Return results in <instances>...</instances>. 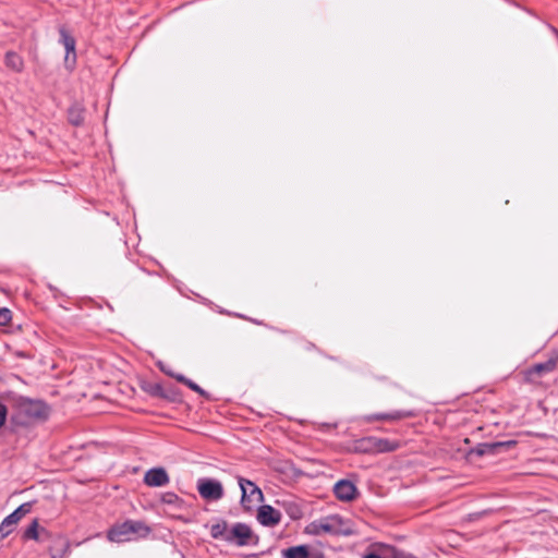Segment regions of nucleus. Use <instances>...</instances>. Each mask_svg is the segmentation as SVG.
Wrapping results in <instances>:
<instances>
[{
  "label": "nucleus",
  "instance_id": "1",
  "mask_svg": "<svg viewBox=\"0 0 558 558\" xmlns=\"http://www.w3.org/2000/svg\"><path fill=\"white\" fill-rule=\"evenodd\" d=\"M49 408L39 400L16 397L12 400L11 420L19 426H29L47 420Z\"/></svg>",
  "mask_w": 558,
  "mask_h": 558
},
{
  "label": "nucleus",
  "instance_id": "2",
  "mask_svg": "<svg viewBox=\"0 0 558 558\" xmlns=\"http://www.w3.org/2000/svg\"><path fill=\"white\" fill-rule=\"evenodd\" d=\"M149 532L150 529L144 522L126 520L112 525L107 532V538L114 543L130 542L137 537H145Z\"/></svg>",
  "mask_w": 558,
  "mask_h": 558
},
{
  "label": "nucleus",
  "instance_id": "3",
  "mask_svg": "<svg viewBox=\"0 0 558 558\" xmlns=\"http://www.w3.org/2000/svg\"><path fill=\"white\" fill-rule=\"evenodd\" d=\"M400 448V442L379 437H364L353 444V450L361 453H384L391 452Z\"/></svg>",
  "mask_w": 558,
  "mask_h": 558
},
{
  "label": "nucleus",
  "instance_id": "4",
  "mask_svg": "<svg viewBox=\"0 0 558 558\" xmlns=\"http://www.w3.org/2000/svg\"><path fill=\"white\" fill-rule=\"evenodd\" d=\"M342 519L338 515L328 517L318 521L312 522L306 527V533L320 535V534H351V530L343 529Z\"/></svg>",
  "mask_w": 558,
  "mask_h": 558
},
{
  "label": "nucleus",
  "instance_id": "5",
  "mask_svg": "<svg viewBox=\"0 0 558 558\" xmlns=\"http://www.w3.org/2000/svg\"><path fill=\"white\" fill-rule=\"evenodd\" d=\"M238 482L242 492L241 504L244 509L251 510L264 501L262 489L252 481L239 476Z\"/></svg>",
  "mask_w": 558,
  "mask_h": 558
},
{
  "label": "nucleus",
  "instance_id": "6",
  "mask_svg": "<svg viewBox=\"0 0 558 558\" xmlns=\"http://www.w3.org/2000/svg\"><path fill=\"white\" fill-rule=\"evenodd\" d=\"M557 367V359H549L546 362L537 363L524 371L525 381L534 385L541 383V378L546 374L554 372Z\"/></svg>",
  "mask_w": 558,
  "mask_h": 558
},
{
  "label": "nucleus",
  "instance_id": "7",
  "mask_svg": "<svg viewBox=\"0 0 558 558\" xmlns=\"http://www.w3.org/2000/svg\"><path fill=\"white\" fill-rule=\"evenodd\" d=\"M197 492L205 500H219L225 493L222 484L213 478L198 480Z\"/></svg>",
  "mask_w": 558,
  "mask_h": 558
},
{
  "label": "nucleus",
  "instance_id": "8",
  "mask_svg": "<svg viewBox=\"0 0 558 558\" xmlns=\"http://www.w3.org/2000/svg\"><path fill=\"white\" fill-rule=\"evenodd\" d=\"M31 511V504H23L16 510H14L10 515H8L1 523L0 526V537L7 536L11 533L12 527L17 524V522L26 515Z\"/></svg>",
  "mask_w": 558,
  "mask_h": 558
},
{
  "label": "nucleus",
  "instance_id": "9",
  "mask_svg": "<svg viewBox=\"0 0 558 558\" xmlns=\"http://www.w3.org/2000/svg\"><path fill=\"white\" fill-rule=\"evenodd\" d=\"M60 41L65 48V63L68 66H73L76 62V51H75V39L74 37L65 29L60 28Z\"/></svg>",
  "mask_w": 558,
  "mask_h": 558
},
{
  "label": "nucleus",
  "instance_id": "10",
  "mask_svg": "<svg viewBox=\"0 0 558 558\" xmlns=\"http://www.w3.org/2000/svg\"><path fill=\"white\" fill-rule=\"evenodd\" d=\"M257 520L265 526H275L281 521V513L269 505H264L258 508Z\"/></svg>",
  "mask_w": 558,
  "mask_h": 558
},
{
  "label": "nucleus",
  "instance_id": "11",
  "mask_svg": "<svg viewBox=\"0 0 558 558\" xmlns=\"http://www.w3.org/2000/svg\"><path fill=\"white\" fill-rule=\"evenodd\" d=\"M252 537V531L250 526L244 523H236L229 532V535H226L227 542H235L239 546H244L248 543Z\"/></svg>",
  "mask_w": 558,
  "mask_h": 558
},
{
  "label": "nucleus",
  "instance_id": "12",
  "mask_svg": "<svg viewBox=\"0 0 558 558\" xmlns=\"http://www.w3.org/2000/svg\"><path fill=\"white\" fill-rule=\"evenodd\" d=\"M144 483L149 487H160L169 483V476L165 469L155 468L145 473Z\"/></svg>",
  "mask_w": 558,
  "mask_h": 558
},
{
  "label": "nucleus",
  "instance_id": "13",
  "mask_svg": "<svg viewBox=\"0 0 558 558\" xmlns=\"http://www.w3.org/2000/svg\"><path fill=\"white\" fill-rule=\"evenodd\" d=\"M336 497L342 501H351L356 497L357 489L350 481L341 480L333 487Z\"/></svg>",
  "mask_w": 558,
  "mask_h": 558
},
{
  "label": "nucleus",
  "instance_id": "14",
  "mask_svg": "<svg viewBox=\"0 0 558 558\" xmlns=\"http://www.w3.org/2000/svg\"><path fill=\"white\" fill-rule=\"evenodd\" d=\"M413 415L414 414L411 411H395V412H391V413L373 414V415H369L367 417V420L369 422H373V421L395 422V421H400V420H403V418H407V417H412Z\"/></svg>",
  "mask_w": 558,
  "mask_h": 558
},
{
  "label": "nucleus",
  "instance_id": "15",
  "mask_svg": "<svg viewBox=\"0 0 558 558\" xmlns=\"http://www.w3.org/2000/svg\"><path fill=\"white\" fill-rule=\"evenodd\" d=\"M7 68L14 72H22L24 69V61L21 56L13 51H8L4 59Z\"/></svg>",
  "mask_w": 558,
  "mask_h": 558
},
{
  "label": "nucleus",
  "instance_id": "16",
  "mask_svg": "<svg viewBox=\"0 0 558 558\" xmlns=\"http://www.w3.org/2000/svg\"><path fill=\"white\" fill-rule=\"evenodd\" d=\"M43 536H48V532L45 529H39L37 520H34L24 532V538L41 541Z\"/></svg>",
  "mask_w": 558,
  "mask_h": 558
},
{
  "label": "nucleus",
  "instance_id": "17",
  "mask_svg": "<svg viewBox=\"0 0 558 558\" xmlns=\"http://www.w3.org/2000/svg\"><path fill=\"white\" fill-rule=\"evenodd\" d=\"M283 555L284 558H308L310 551L307 546L300 545L288 548L287 550H284Z\"/></svg>",
  "mask_w": 558,
  "mask_h": 558
},
{
  "label": "nucleus",
  "instance_id": "18",
  "mask_svg": "<svg viewBox=\"0 0 558 558\" xmlns=\"http://www.w3.org/2000/svg\"><path fill=\"white\" fill-rule=\"evenodd\" d=\"M210 534L214 538L226 539V535H229L227 522L221 521L216 524H213L210 527Z\"/></svg>",
  "mask_w": 558,
  "mask_h": 558
},
{
  "label": "nucleus",
  "instance_id": "19",
  "mask_svg": "<svg viewBox=\"0 0 558 558\" xmlns=\"http://www.w3.org/2000/svg\"><path fill=\"white\" fill-rule=\"evenodd\" d=\"M69 121L73 125H81L84 121V111L80 107H72L69 110Z\"/></svg>",
  "mask_w": 558,
  "mask_h": 558
},
{
  "label": "nucleus",
  "instance_id": "20",
  "mask_svg": "<svg viewBox=\"0 0 558 558\" xmlns=\"http://www.w3.org/2000/svg\"><path fill=\"white\" fill-rule=\"evenodd\" d=\"M514 444V441H507V442H495V444H484L478 449V454H485L488 452H493L495 448L507 446L510 447Z\"/></svg>",
  "mask_w": 558,
  "mask_h": 558
},
{
  "label": "nucleus",
  "instance_id": "21",
  "mask_svg": "<svg viewBox=\"0 0 558 558\" xmlns=\"http://www.w3.org/2000/svg\"><path fill=\"white\" fill-rule=\"evenodd\" d=\"M177 380L186 385L189 388H191L193 391H196L198 392L199 395H204V390L195 383H193L192 380H190L189 378H186L185 376L183 375H178L175 376Z\"/></svg>",
  "mask_w": 558,
  "mask_h": 558
},
{
  "label": "nucleus",
  "instance_id": "22",
  "mask_svg": "<svg viewBox=\"0 0 558 558\" xmlns=\"http://www.w3.org/2000/svg\"><path fill=\"white\" fill-rule=\"evenodd\" d=\"M12 319L11 311L8 308H0V326H8Z\"/></svg>",
  "mask_w": 558,
  "mask_h": 558
},
{
  "label": "nucleus",
  "instance_id": "23",
  "mask_svg": "<svg viewBox=\"0 0 558 558\" xmlns=\"http://www.w3.org/2000/svg\"><path fill=\"white\" fill-rule=\"evenodd\" d=\"M8 410L7 407L0 403V428L3 427L7 421Z\"/></svg>",
  "mask_w": 558,
  "mask_h": 558
},
{
  "label": "nucleus",
  "instance_id": "24",
  "mask_svg": "<svg viewBox=\"0 0 558 558\" xmlns=\"http://www.w3.org/2000/svg\"><path fill=\"white\" fill-rule=\"evenodd\" d=\"M364 558H381L379 555L375 553H369L364 556Z\"/></svg>",
  "mask_w": 558,
  "mask_h": 558
},
{
  "label": "nucleus",
  "instance_id": "25",
  "mask_svg": "<svg viewBox=\"0 0 558 558\" xmlns=\"http://www.w3.org/2000/svg\"><path fill=\"white\" fill-rule=\"evenodd\" d=\"M404 558H415V557H412V556H407V557H404Z\"/></svg>",
  "mask_w": 558,
  "mask_h": 558
}]
</instances>
